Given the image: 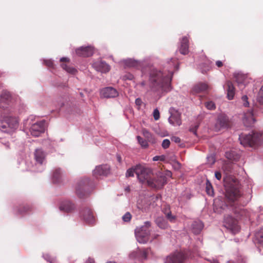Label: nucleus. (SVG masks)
Listing matches in <instances>:
<instances>
[{"label": "nucleus", "mask_w": 263, "mask_h": 263, "mask_svg": "<svg viewBox=\"0 0 263 263\" xmlns=\"http://www.w3.org/2000/svg\"><path fill=\"white\" fill-rule=\"evenodd\" d=\"M206 192L207 194H208L210 196H213L214 195V190L213 189V187L210 182L209 180H207L206 183Z\"/></svg>", "instance_id": "72a5a7b5"}, {"label": "nucleus", "mask_w": 263, "mask_h": 263, "mask_svg": "<svg viewBox=\"0 0 263 263\" xmlns=\"http://www.w3.org/2000/svg\"><path fill=\"white\" fill-rule=\"evenodd\" d=\"M205 107L208 109L209 110H214L216 108V105L214 102L210 101L206 102L205 103Z\"/></svg>", "instance_id": "58836bf2"}, {"label": "nucleus", "mask_w": 263, "mask_h": 263, "mask_svg": "<svg viewBox=\"0 0 263 263\" xmlns=\"http://www.w3.org/2000/svg\"><path fill=\"white\" fill-rule=\"evenodd\" d=\"M168 211H170V207L168 206H167L164 208H163L162 209V212L165 214V212H168Z\"/></svg>", "instance_id": "052dcab7"}, {"label": "nucleus", "mask_w": 263, "mask_h": 263, "mask_svg": "<svg viewBox=\"0 0 263 263\" xmlns=\"http://www.w3.org/2000/svg\"><path fill=\"white\" fill-rule=\"evenodd\" d=\"M132 176V167H129L126 172V177H129Z\"/></svg>", "instance_id": "bf43d9fd"}, {"label": "nucleus", "mask_w": 263, "mask_h": 263, "mask_svg": "<svg viewBox=\"0 0 263 263\" xmlns=\"http://www.w3.org/2000/svg\"><path fill=\"white\" fill-rule=\"evenodd\" d=\"M94 187L93 183L88 178L80 180L77 183L76 191L79 198H82L88 195Z\"/></svg>", "instance_id": "39448f33"}, {"label": "nucleus", "mask_w": 263, "mask_h": 263, "mask_svg": "<svg viewBox=\"0 0 263 263\" xmlns=\"http://www.w3.org/2000/svg\"><path fill=\"white\" fill-rule=\"evenodd\" d=\"M223 225L233 234L237 233L240 230L237 220L231 215H228L224 218Z\"/></svg>", "instance_id": "9d476101"}, {"label": "nucleus", "mask_w": 263, "mask_h": 263, "mask_svg": "<svg viewBox=\"0 0 263 263\" xmlns=\"http://www.w3.org/2000/svg\"><path fill=\"white\" fill-rule=\"evenodd\" d=\"M234 76L238 87L241 90L243 89L249 82L247 76L241 72H235Z\"/></svg>", "instance_id": "2eb2a0df"}, {"label": "nucleus", "mask_w": 263, "mask_h": 263, "mask_svg": "<svg viewBox=\"0 0 263 263\" xmlns=\"http://www.w3.org/2000/svg\"><path fill=\"white\" fill-rule=\"evenodd\" d=\"M228 125L229 119L228 117L225 115L221 114L217 117L215 124V129L216 131H219L221 129L228 127Z\"/></svg>", "instance_id": "dca6fc26"}, {"label": "nucleus", "mask_w": 263, "mask_h": 263, "mask_svg": "<svg viewBox=\"0 0 263 263\" xmlns=\"http://www.w3.org/2000/svg\"><path fill=\"white\" fill-rule=\"evenodd\" d=\"M227 203H222L220 206V212L232 211L236 215L237 218L248 216L247 211L242 206L248 202L245 201L241 191L235 187L230 186L228 188L225 193Z\"/></svg>", "instance_id": "7ed1b4c3"}, {"label": "nucleus", "mask_w": 263, "mask_h": 263, "mask_svg": "<svg viewBox=\"0 0 263 263\" xmlns=\"http://www.w3.org/2000/svg\"><path fill=\"white\" fill-rule=\"evenodd\" d=\"M224 156L227 159L229 160H232L234 158L233 153L230 151L226 152L225 153Z\"/></svg>", "instance_id": "8fccbe9b"}, {"label": "nucleus", "mask_w": 263, "mask_h": 263, "mask_svg": "<svg viewBox=\"0 0 263 263\" xmlns=\"http://www.w3.org/2000/svg\"><path fill=\"white\" fill-rule=\"evenodd\" d=\"M165 215L167 219L171 222L174 223L176 220V216L172 215L171 211L165 213Z\"/></svg>", "instance_id": "f704fd0d"}, {"label": "nucleus", "mask_w": 263, "mask_h": 263, "mask_svg": "<svg viewBox=\"0 0 263 263\" xmlns=\"http://www.w3.org/2000/svg\"><path fill=\"white\" fill-rule=\"evenodd\" d=\"M179 50L181 54L186 55L189 53V40L186 36H184L180 41Z\"/></svg>", "instance_id": "b1692460"}, {"label": "nucleus", "mask_w": 263, "mask_h": 263, "mask_svg": "<svg viewBox=\"0 0 263 263\" xmlns=\"http://www.w3.org/2000/svg\"><path fill=\"white\" fill-rule=\"evenodd\" d=\"M178 66L173 59H168L160 68H151L148 74V86L151 90L159 97L169 92L173 89L172 81L175 69Z\"/></svg>", "instance_id": "f257e3e1"}, {"label": "nucleus", "mask_w": 263, "mask_h": 263, "mask_svg": "<svg viewBox=\"0 0 263 263\" xmlns=\"http://www.w3.org/2000/svg\"><path fill=\"white\" fill-rule=\"evenodd\" d=\"M101 96L104 98H115L118 96L117 90L112 87H107L101 89Z\"/></svg>", "instance_id": "4be33fe9"}, {"label": "nucleus", "mask_w": 263, "mask_h": 263, "mask_svg": "<svg viewBox=\"0 0 263 263\" xmlns=\"http://www.w3.org/2000/svg\"><path fill=\"white\" fill-rule=\"evenodd\" d=\"M215 178L218 180H220L221 178V174L220 172H218V171H216L215 172Z\"/></svg>", "instance_id": "4d7b16f0"}, {"label": "nucleus", "mask_w": 263, "mask_h": 263, "mask_svg": "<svg viewBox=\"0 0 263 263\" xmlns=\"http://www.w3.org/2000/svg\"><path fill=\"white\" fill-rule=\"evenodd\" d=\"M170 145V141L168 139H165L163 140L162 143V147L164 149L167 148L169 147Z\"/></svg>", "instance_id": "de8ad7c7"}, {"label": "nucleus", "mask_w": 263, "mask_h": 263, "mask_svg": "<svg viewBox=\"0 0 263 263\" xmlns=\"http://www.w3.org/2000/svg\"><path fill=\"white\" fill-rule=\"evenodd\" d=\"M11 96L9 92L3 91L0 97V130L2 132H13L18 126L17 118L10 116L13 109L10 106Z\"/></svg>", "instance_id": "f03ea898"}, {"label": "nucleus", "mask_w": 263, "mask_h": 263, "mask_svg": "<svg viewBox=\"0 0 263 263\" xmlns=\"http://www.w3.org/2000/svg\"><path fill=\"white\" fill-rule=\"evenodd\" d=\"M133 67H136L138 68H141L143 70V67L144 66V62L143 61L135 60L133 59Z\"/></svg>", "instance_id": "4c0bfd02"}, {"label": "nucleus", "mask_w": 263, "mask_h": 263, "mask_svg": "<svg viewBox=\"0 0 263 263\" xmlns=\"http://www.w3.org/2000/svg\"><path fill=\"white\" fill-rule=\"evenodd\" d=\"M170 116L168 119V121L170 124L175 126V125L180 126L181 123V113L178 109L175 107H171L168 110Z\"/></svg>", "instance_id": "9b49d317"}, {"label": "nucleus", "mask_w": 263, "mask_h": 263, "mask_svg": "<svg viewBox=\"0 0 263 263\" xmlns=\"http://www.w3.org/2000/svg\"><path fill=\"white\" fill-rule=\"evenodd\" d=\"M172 173L167 171L165 173L158 172L156 174V176L154 178H151L148 181V185L150 187L161 189L167 182V177H171Z\"/></svg>", "instance_id": "0eeeda50"}, {"label": "nucleus", "mask_w": 263, "mask_h": 263, "mask_svg": "<svg viewBox=\"0 0 263 263\" xmlns=\"http://www.w3.org/2000/svg\"><path fill=\"white\" fill-rule=\"evenodd\" d=\"M151 222H144V225L135 230V235L137 240L141 243H146L149 239Z\"/></svg>", "instance_id": "1a4fd4ad"}, {"label": "nucleus", "mask_w": 263, "mask_h": 263, "mask_svg": "<svg viewBox=\"0 0 263 263\" xmlns=\"http://www.w3.org/2000/svg\"><path fill=\"white\" fill-rule=\"evenodd\" d=\"M2 144H3L6 148L8 149L9 148V143L8 142H1Z\"/></svg>", "instance_id": "680f3d73"}, {"label": "nucleus", "mask_w": 263, "mask_h": 263, "mask_svg": "<svg viewBox=\"0 0 263 263\" xmlns=\"http://www.w3.org/2000/svg\"><path fill=\"white\" fill-rule=\"evenodd\" d=\"M256 114L253 110H248L245 112L242 118V122L246 127H251L256 121Z\"/></svg>", "instance_id": "4468645a"}, {"label": "nucleus", "mask_w": 263, "mask_h": 263, "mask_svg": "<svg viewBox=\"0 0 263 263\" xmlns=\"http://www.w3.org/2000/svg\"><path fill=\"white\" fill-rule=\"evenodd\" d=\"M29 121V119H27L26 120H24V124L26 127L28 126V122Z\"/></svg>", "instance_id": "774afa93"}, {"label": "nucleus", "mask_w": 263, "mask_h": 263, "mask_svg": "<svg viewBox=\"0 0 263 263\" xmlns=\"http://www.w3.org/2000/svg\"><path fill=\"white\" fill-rule=\"evenodd\" d=\"M132 218V215L130 212H126L122 217L123 221L125 222H129Z\"/></svg>", "instance_id": "79ce46f5"}, {"label": "nucleus", "mask_w": 263, "mask_h": 263, "mask_svg": "<svg viewBox=\"0 0 263 263\" xmlns=\"http://www.w3.org/2000/svg\"><path fill=\"white\" fill-rule=\"evenodd\" d=\"M142 132L144 136L148 140L150 141L153 139V135L148 130L144 129H143Z\"/></svg>", "instance_id": "ea45409f"}, {"label": "nucleus", "mask_w": 263, "mask_h": 263, "mask_svg": "<svg viewBox=\"0 0 263 263\" xmlns=\"http://www.w3.org/2000/svg\"><path fill=\"white\" fill-rule=\"evenodd\" d=\"M61 66L63 69L68 73L74 74L77 72V69L76 68L73 67H70L66 64H62Z\"/></svg>", "instance_id": "473e14b6"}, {"label": "nucleus", "mask_w": 263, "mask_h": 263, "mask_svg": "<svg viewBox=\"0 0 263 263\" xmlns=\"http://www.w3.org/2000/svg\"><path fill=\"white\" fill-rule=\"evenodd\" d=\"M92 67L98 71L106 73L109 71L110 66L105 61L99 60L93 62Z\"/></svg>", "instance_id": "6ab92c4d"}, {"label": "nucleus", "mask_w": 263, "mask_h": 263, "mask_svg": "<svg viewBox=\"0 0 263 263\" xmlns=\"http://www.w3.org/2000/svg\"><path fill=\"white\" fill-rule=\"evenodd\" d=\"M260 136L259 134L251 132L248 134H241L239 135V140L240 144L244 147H253L258 144Z\"/></svg>", "instance_id": "423d86ee"}, {"label": "nucleus", "mask_w": 263, "mask_h": 263, "mask_svg": "<svg viewBox=\"0 0 263 263\" xmlns=\"http://www.w3.org/2000/svg\"><path fill=\"white\" fill-rule=\"evenodd\" d=\"M29 206L28 205H20L19 207H17L15 210L16 214H23L29 210Z\"/></svg>", "instance_id": "2f4dec72"}, {"label": "nucleus", "mask_w": 263, "mask_h": 263, "mask_svg": "<svg viewBox=\"0 0 263 263\" xmlns=\"http://www.w3.org/2000/svg\"><path fill=\"white\" fill-rule=\"evenodd\" d=\"M86 263H95V261L93 259L89 258Z\"/></svg>", "instance_id": "69168bd1"}, {"label": "nucleus", "mask_w": 263, "mask_h": 263, "mask_svg": "<svg viewBox=\"0 0 263 263\" xmlns=\"http://www.w3.org/2000/svg\"><path fill=\"white\" fill-rule=\"evenodd\" d=\"M45 128L46 122L45 120H42L32 124L30 128V132L32 136L39 137L45 132Z\"/></svg>", "instance_id": "f8f14e48"}, {"label": "nucleus", "mask_w": 263, "mask_h": 263, "mask_svg": "<svg viewBox=\"0 0 263 263\" xmlns=\"http://www.w3.org/2000/svg\"><path fill=\"white\" fill-rule=\"evenodd\" d=\"M184 260V255L180 252H176L167 256L164 263H183Z\"/></svg>", "instance_id": "f3484780"}, {"label": "nucleus", "mask_w": 263, "mask_h": 263, "mask_svg": "<svg viewBox=\"0 0 263 263\" xmlns=\"http://www.w3.org/2000/svg\"><path fill=\"white\" fill-rule=\"evenodd\" d=\"M120 66L126 69L132 67V59L123 60L119 62Z\"/></svg>", "instance_id": "7c9ffc66"}, {"label": "nucleus", "mask_w": 263, "mask_h": 263, "mask_svg": "<svg viewBox=\"0 0 263 263\" xmlns=\"http://www.w3.org/2000/svg\"><path fill=\"white\" fill-rule=\"evenodd\" d=\"M255 243L263 246V228L255 235Z\"/></svg>", "instance_id": "c756f323"}, {"label": "nucleus", "mask_w": 263, "mask_h": 263, "mask_svg": "<svg viewBox=\"0 0 263 263\" xmlns=\"http://www.w3.org/2000/svg\"><path fill=\"white\" fill-rule=\"evenodd\" d=\"M172 141L176 143H180L181 141V139L178 137L174 136L171 138Z\"/></svg>", "instance_id": "6e6d98bb"}, {"label": "nucleus", "mask_w": 263, "mask_h": 263, "mask_svg": "<svg viewBox=\"0 0 263 263\" xmlns=\"http://www.w3.org/2000/svg\"><path fill=\"white\" fill-rule=\"evenodd\" d=\"M216 65L217 67H220L223 65L222 62L220 61H217L216 62Z\"/></svg>", "instance_id": "e2e57ef3"}, {"label": "nucleus", "mask_w": 263, "mask_h": 263, "mask_svg": "<svg viewBox=\"0 0 263 263\" xmlns=\"http://www.w3.org/2000/svg\"><path fill=\"white\" fill-rule=\"evenodd\" d=\"M137 140L139 142V143L140 144L141 147L143 148H147L148 146V144L147 143V141L141 138L140 136H138L137 137Z\"/></svg>", "instance_id": "c9c22d12"}, {"label": "nucleus", "mask_w": 263, "mask_h": 263, "mask_svg": "<svg viewBox=\"0 0 263 263\" xmlns=\"http://www.w3.org/2000/svg\"><path fill=\"white\" fill-rule=\"evenodd\" d=\"M142 103H143V102L140 98H138L136 99L135 104H136V106L137 107L138 109H140V106Z\"/></svg>", "instance_id": "603ef678"}, {"label": "nucleus", "mask_w": 263, "mask_h": 263, "mask_svg": "<svg viewBox=\"0 0 263 263\" xmlns=\"http://www.w3.org/2000/svg\"><path fill=\"white\" fill-rule=\"evenodd\" d=\"M42 256L47 261H49L50 263H53V258H52L48 254H43Z\"/></svg>", "instance_id": "49530a36"}, {"label": "nucleus", "mask_w": 263, "mask_h": 263, "mask_svg": "<svg viewBox=\"0 0 263 263\" xmlns=\"http://www.w3.org/2000/svg\"><path fill=\"white\" fill-rule=\"evenodd\" d=\"M80 216L84 221L88 224H94L96 219L92 211L88 208H83L80 212Z\"/></svg>", "instance_id": "ddd939ff"}, {"label": "nucleus", "mask_w": 263, "mask_h": 263, "mask_svg": "<svg viewBox=\"0 0 263 263\" xmlns=\"http://www.w3.org/2000/svg\"><path fill=\"white\" fill-rule=\"evenodd\" d=\"M110 172L109 167L105 165H100L96 166L93 171V175L95 177L98 178L101 176H106Z\"/></svg>", "instance_id": "a211bd4d"}, {"label": "nucleus", "mask_w": 263, "mask_h": 263, "mask_svg": "<svg viewBox=\"0 0 263 263\" xmlns=\"http://www.w3.org/2000/svg\"><path fill=\"white\" fill-rule=\"evenodd\" d=\"M136 174L138 180L142 183H146L151 178L152 170L148 167H145L141 164H138L135 167H133V176Z\"/></svg>", "instance_id": "6e6552de"}, {"label": "nucleus", "mask_w": 263, "mask_h": 263, "mask_svg": "<svg viewBox=\"0 0 263 263\" xmlns=\"http://www.w3.org/2000/svg\"><path fill=\"white\" fill-rule=\"evenodd\" d=\"M161 198V196L160 195H157L156 196H153V197H151V199H150V200L153 202V204H152L151 203V204H149V206L151 207V206L153 207V208H154L155 205H156V204H155L154 203L156 201H158V200L160 199Z\"/></svg>", "instance_id": "37998d69"}, {"label": "nucleus", "mask_w": 263, "mask_h": 263, "mask_svg": "<svg viewBox=\"0 0 263 263\" xmlns=\"http://www.w3.org/2000/svg\"><path fill=\"white\" fill-rule=\"evenodd\" d=\"M203 228L204 223L199 219L193 221L190 225V229L195 235L199 234L202 231Z\"/></svg>", "instance_id": "412c9836"}, {"label": "nucleus", "mask_w": 263, "mask_h": 263, "mask_svg": "<svg viewBox=\"0 0 263 263\" xmlns=\"http://www.w3.org/2000/svg\"><path fill=\"white\" fill-rule=\"evenodd\" d=\"M227 97L229 100H232L235 95V88L231 81H227L226 83Z\"/></svg>", "instance_id": "bb28decb"}, {"label": "nucleus", "mask_w": 263, "mask_h": 263, "mask_svg": "<svg viewBox=\"0 0 263 263\" xmlns=\"http://www.w3.org/2000/svg\"><path fill=\"white\" fill-rule=\"evenodd\" d=\"M122 78L123 80L125 81L127 80L130 81L132 80V75L130 73L125 74L124 76H123Z\"/></svg>", "instance_id": "5fc2aeb1"}, {"label": "nucleus", "mask_w": 263, "mask_h": 263, "mask_svg": "<svg viewBox=\"0 0 263 263\" xmlns=\"http://www.w3.org/2000/svg\"><path fill=\"white\" fill-rule=\"evenodd\" d=\"M153 116L155 121H157L160 118V112L157 108H155L153 112Z\"/></svg>", "instance_id": "c03bdc74"}, {"label": "nucleus", "mask_w": 263, "mask_h": 263, "mask_svg": "<svg viewBox=\"0 0 263 263\" xmlns=\"http://www.w3.org/2000/svg\"><path fill=\"white\" fill-rule=\"evenodd\" d=\"M208 88V86L206 83L200 82L193 87V90L196 93H200L205 91Z\"/></svg>", "instance_id": "cd10ccee"}, {"label": "nucleus", "mask_w": 263, "mask_h": 263, "mask_svg": "<svg viewBox=\"0 0 263 263\" xmlns=\"http://www.w3.org/2000/svg\"><path fill=\"white\" fill-rule=\"evenodd\" d=\"M63 175V173L61 168H58L54 170L52 176L53 183L54 184L60 183L62 180Z\"/></svg>", "instance_id": "393cba45"}, {"label": "nucleus", "mask_w": 263, "mask_h": 263, "mask_svg": "<svg viewBox=\"0 0 263 263\" xmlns=\"http://www.w3.org/2000/svg\"><path fill=\"white\" fill-rule=\"evenodd\" d=\"M207 163L210 165H212L215 162V156L211 155L206 157Z\"/></svg>", "instance_id": "a19ab883"}, {"label": "nucleus", "mask_w": 263, "mask_h": 263, "mask_svg": "<svg viewBox=\"0 0 263 263\" xmlns=\"http://www.w3.org/2000/svg\"><path fill=\"white\" fill-rule=\"evenodd\" d=\"M47 153L42 148H36L33 153V160L29 168L34 172H42L46 168Z\"/></svg>", "instance_id": "20e7f679"}, {"label": "nucleus", "mask_w": 263, "mask_h": 263, "mask_svg": "<svg viewBox=\"0 0 263 263\" xmlns=\"http://www.w3.org/2000/svg\"><path fill=\"white\" fill-rule=\"evenodd\" d=\"M241 101L243 103V105L245 107H248L249 103L248 102V98L247 95H243L241 97Z\"/></svg>", "instance_id": "a18cd8bd"}, {"label": "nucleus", "mask_w": 263, "mask_h": 263, "mask_svg": "<svg viewBox=\"0 0 263 263\" xmlns=\"http://www.w3.org/2000/svg\"><path fill=\"white\" fill-rule=\"evenodd\" d=\"M61 62H67L69 61V59L66 57H63L60 59Z\"/></svg>", "instance_id": "0e129e2a"}, {"label": "nucleus", "mask_w": 263, "mask_h": 263, "mask_svg": "<svg viewBox=\"0 0 263 263\" xmlns=\"http://www.w3.org/2000/svg\"><path fill=\"white\" fill-rule=\"evenodd\" d=\"M199 68L201 72L204 74L211 68V62L202 63L199 65Z\"/></svg>", "instance_id": "c85d7f7f"}, {"label": "nucleus", "mask_w": 263, "mask_h": 263, "mask_svg": "<svg viewBox=\"0 0 263 263\" xmlns=\"http://www.w3.org/2000/svg\"><path fill=\"white\" fill-rule=\"evenodd\" d=\"M117 160H118V161L119 162H121L122 158H121V157L120 155H117Z\"/></svg>", "instance_id": "338daca9"}, {"label": "nucleus", "mask_w": 263, "mask_h": 263, "mask_svg": "<svg viewBox=\"0 0 263 263\" xmlns=\"http://www.w3.org/2000/svg\"><path fill=\"white\" fill-rule=\"evenodd\" d=\"M256 99L260 104H263V85L257 93Z\"/></svg>", "instance_id": "e433bc0d"}, {"label": "nucleus", "mask_w": 263, "mask_h": 263, "mask_svg": "<svg viewBox=\"0 0 263 263\" xmlns=\"http://www.w3.org/2000/svg\"><path fill=\"white\" fill-rule=\"evenodd\" d=\"M76 54L83 57H88L92 55L93 49L91 46H81L76 50Z\"/></svg>", "instance_id": "aec40b11"}, {"label": "nucleus", "mask_w": 263, "mask_h": 263, "mask_svg": "<svg viewBox=\"0 0 263 263\" xmlns=\"http://www.w3.org/2000/svg\"><path fill=\"white\" fill-rule=\"evenodd\" d=\"M43 63L45 64L48 67H53V62L52 60L51 59L49 60H44Z\"/></svg>", "instance_id": "09e8293b"}, {"label": "nucleus", "mask_w": 263, "mask_h": 263, "mask_svg": "<svg viewBox=\"0 0 263 263\" xmlns=\"http://www.w3.org/2000/svg\"><path fill=\"white\" fill-rule=\"evenodd\" d=\"M165 160V156L164 155L161 156H156L153 157V160L154 161H157L158 160L164 161Z\"/></svg>", "instance_id": "3c124183"}, {"label": "nucleus", "mask_w": 263, "mask_h": 263, "mask_svg": "<svg viewBox=\"0 0 263 263\" xmlns=\"http://www.w3.org/2000/svg\"><path fill=\"white\" fill-rule=\"evenodd\" d=\"M199 127L198 125H196L193 127H190L189 129L190 132L193 133L195 135H197V130Z\"/></svg>", "instance_id": "864d4df0"}, {"label": "nucleus", "mask_w": 263, "mask_h": 263, "mask_svg": "<svg viewBox=\"0 0 263 263\" xmlns=\"http://www.w3.org/2000/svg\"><path fill=\"white\" fill-rule=\"evenodd\" d=\"M155 221L157 226L161 229L165 230L170 227L167 221L163 216L157 217Z\"/></svg>", "instance_id": "a878e982"}, {"label": "nucleus", "mask_w": 263, "mask_h": 263, "mask_svg": "<svg viewBox=\"0 0 263 263\" xmlns=\"http://www.w3.org/2000/svg\"><path fill=\"white\" fill-rule=\"evenodd\" d=\"M148 250H144L142 252V257L143 259H147Z\"/></svg>", "instance_id": "13d9d810"}, {"label": "nucleus", "mask_w": 263, "mask_h": 263, "mask_svg": "<svg viewBox=\"0 0 263 263\" xmlns=\"http://www.w3.org/2000/svg\"><path fill=\"white\" fill-rule=\"evenodd\" d=\"M59 209L61 212L70 213L74 210L76 206L71 201L69 200H64L61 202Z\"/></svg>", "instance_id": "5701e85b"}]
</instances>
